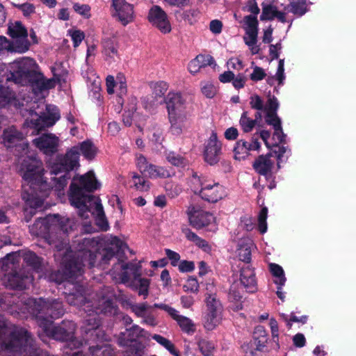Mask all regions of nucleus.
Returning <instances> with one entry per match:
<instances>
[{"mask_svg":"<svg viewBox=\"0 0 356 356\" xmlns=\"http://www.w3.org/2000/svg\"><path fill=\"white\" fill-rule=\"evenodd\" d=\"M19 171L29 185V188L22 193V199L31 209L40 208L53 189L51 182L44 177L42 162L36 156H25L21 162Z\"/></svg>","mask_w":356,"mask_h":356,"instance_id":"1","label":"nucleus"},{"mask_svg":"<svg viewBox=\"0 0 356 356\" xmlns=\"http://www.w3.org/2000/svg\"><path fill=\"white\" fill-rule=\"evenodd\" d=\"M0 351L10 353L9 356H39L40 349L26 330L10 331L0 321Z\"/></svg>","mask_w":356,"mask_h":356,"instance_id":"2","label":"nucleus"},{"mask_svg":"<svg viewBox=\"0 0 356 356\" xmlns=\"http://www.w3.org/2000/svg\"><path fill=\"white\" fill-rule=\"evenodd\" d=\"M76 177L70 186L69 200L72 206L79 209L78 214L82 218H88L89 207L87 202H90L95 199L92 195L86 193H92L100 188V184L97 181L95 172L90 170L78 179L79 184L75 182Z\"/></svg>","mask_w":356,"mask_h":356,"instance_id":"3","label":"nucleus"},{"mask_svg":"<svg viewBox=\"0 0 356 356\" xmlns=\"http://www.w3.org/2000/svg\"><path fill=\"white\" fill-rule=\"evenodd\" d=\"M79 147L74 146L68 149L65 154H58L55 162L51 165V174L56 176L63 173L60 176L51 178L53 189L63 191L67 186L68 180L71 179L70 172L79 167Z\"/></svg>","mask_w":356,"mask_h":356,"instance_id":"4","label":"nucleus"},{"mask_svg":"<svg viewBox=\"0 0 356 356\" xmlns=\"http://www.w3.org/2000/svg\"><path fill=\"white\" fill-rule=\"evenodd\" d=\"M36 321L43 332L49 338L60 341H69L70 346L79 348L81 342L75 340L76 324L72 321H63L58 325H53V321L42 316L41 312L36 315Z\"/></svg>","mask_w":356,"mask_h":356,"instance_id":"5","label":"nucleus"},{"mask_svg":"<svg viewBox=\"0 0 356 356\" xmlns=\"http://www.w3.org/2000/svg\"><path fill=\"white\" fill-rule=\"evenodd\" d=\"M165 102L171 124V132L175 135H179L186 120V99L179 92H169Z\"/></svg>","mask_w":356,"mask_h":356,"instance_id":"6","label":"nucleus"},{"mask_svg":"<svg viewBox=\"0 0 356 356\" xmlns=\"http://www.w3.org/2000/svg\"><path fill=\"white\" fill-rule=\"evenodd\" d=\"M38 65L33 58L24 57L15 60L10 65V74L7 81H13L22 86L28 85L30 79L35 74Z\"/></svg>","mask_w":356,"mask_h":356,"instance_id":"7","label":"nucleus"},{"mask_svg":"<svg viewBox=\"0 0 356 356\" xmlns=\"http://www.w3.org/2000/svg\"><path fill=\"white\" fill-rule=\"evenodd\" d=\"M62 270H52L48 274L50 282L61 284L65 281L74 282L78 277L82 275L83 264L80 259L75 257H70L63 261Z\"/></svg>","mask_w":356,"mask_h":356,"instance_id":"8","label":"nucleus"},{"mask_svg":"<svg viewBox=\"0 0 356 356\" xmlns=\"http://www.w3.org/2000/svg\"><path fill=\"white\" fill-rule=\"evenodd\" d=\"M273 147L274 149H272L270 152L265 155H259L252 163V168L256 172L264 176L266 179L272 177V170L274 166V162L270 158L275 154L277 158V167L280 168V163L284 161L282 158L287 152L286 147L280 146L278 144H274Z\"/></svg>","mask_w":356,"mask_h":356,"instance_id":"9","label":"nucleus"},{"mask_svg":"<svg viewBox=\"0 0 356 356\" xmlns=\"http://www.w3.org/2000/svg\"><path fill=\"white\" fill-rule=\"evenodd\" d=\"M8 34L16 39L13 44V49L15 52L24 53L30 47V42L28 40V31L22 22L16 21L14 24L9 25Z\"/></svg>","mask_w":356,"mask_h":356,"instance_id":"10","label":"nucleus"},{"mask_svg":"<svg viewBox=\"0 0 356 356\" xmlns=\"http://www.w3.org/2000/svg\"><path fill=\"white\" fill-rule=\"evenodd\" d=\"M2 143L7 148H15L21 153L28 149L29 144L24 134L15 126L9 127L3 131Z\"/></svg>","mask_w":356,"mask_h":356,"instance_id":"11","label":"nucleus"},{"mask_svg":"<svg viewBox=\"0 0 356 356\" xmlns=\"http://www.w3.org/2000/svg\"><path fill=\"white\" fill-rule=\"evenodd\" d=\"M186 214L188 222L193 228L200 229L215 222V217L209 211H204L194 205H190Z\"/></svg>","mask_w":356,"mask_h":356,"instance_id":"12","label":"nucleus"},{"mask_svg":"<svg viewBox=\"0 0 356 356\" xmlns=\"http://www.w3.org/2000/svg\"><path fill=\"white\" fill-rule=\"evenodd\" d=\"M202 200L210 203H216L225 195L224 187L219 183L209 184L207 181H201L200 189L194 190Z\"/></svg>","mask_w":356,"mask_h":356,"instance_id":"13","label":"nucleus"},{"mask_svg":"<svg viewBox=\"0 0 356 356\" xmlns=\"http://www.w3.org/2000/svg\"><path fill=\"white\" fill-rule=\"evenodd\" d=\"M59 221V215H49L44 218H38L35 220L33 225L30 226L31 232L36 236H44L47 237L50 236L52 230L56 227H59L58 222Z\"/></svg>","mask_w":356,"mask_h":356,"instance_id":"14","label":"nucleus"},{"mask_svg":"<svg viewBox=\"0 0 356 356\" xmlns=\"http://www.w3.org/2000/svg\"><path fill=\"white\" fill-rule=\"evenodd\" d=\"M154 306L166 312L173 320L176 321L182 332L193 334L196 331L195 325L193 321L186 316L179 315L175 308L163 303H155Z\"/></svg>","mask_w":356,"mask_h":356,"instance_id":"15","label":"nucleus"},{"mask_svg":"<svg viewBox=\"0 0 356 356\" xmlns=\"http://www.w3.org/2000/svg\"><path fill=\"white\" fill-rule=\"evenodd\" d=\"M147 18L161 33L166 34L171 31V24L168 15L159 6H153L149 9Z\"/></svg>","mask_w":356,"mask_h":356,"instance_id":"16","label":"nucleus"},{"mask_svg":"<svg viewBox=\"0 0 356 356\" xmlns=\"http://www.w3.org/2000/svg\"><path fill=\"white\" fill-rule=\"evenodd\" d=\"M35 307H37L35 316L41 312L42 316L51 321L60 318L65 313L63 302L58 299L44 302L42 306L35 305Z\"/></svg>","mask_w":356,"mask_h":356,"instance_id":"17","label":"nucleus"},{"mask_svg":"<svg viewBox=\"0 0 356 356\" xmlns=\"http://www.w3.org/2000/svg\"><path fill=\"white\" fill-rule=\"evenodd\" d=\"M261 144L258 138L255 137V134L251 138L250 142L241 139L236 141L233 152L234 159L236 160H244L249 155L250 152L259 150Z\"/></svg>","mask_w":356,"mask_h":356,"instance_id":"18","label":"nucleus"},{"mask_svg":"<svg viewBox=\"0 0 356 356\" xmlns=\"http://www.w3.org/2000/svg\"><path fill=\"white\" fill-rule=\"evenodd\" d=\"M221 143L218 140L217 134L212 132L204 148V160L209 165L216 164L220 160Z\"/></svg>","mask_w":356,"mask_h":356,"instance_id":"19","label":"nucleus"},{"mask_svg":"<svg viewBox=\"0 0 356 356\" xmlns=\"http://www.w3.org/2000/svg\"><path fill=\"white\" fill-rule=\"evenodd\" d=\"M86 325L81 327L82 332L84 333V339L86 341H96L102 338L103 334L99 329L100 322L97 314L91 316L89 314L88 318L85 320Z\"/></svg>","mask_w":356,"mask_h":356,"instance_id":"20","label":"nucleus"},{"mask_svg":"<svg viewBox=\"0 0 356 356\" xmlns=\"http://www.w3.org/2000/svg\"><path fill=\"white\" fill-rule=\"evenodd\" d=\"M33 280L29 273L24 271L9 273L7 277V286L14 290H24L29 287Z\"/></svg>","mask_w":356,"mask_h":356,"instance_id":"21","label":"nucleus"},{"mask_svg":"<svg viewBox=\"0 0 356 356\" xmlns=\"http://www.w3.org/2000/svg\"><path fill=\"white\" fill-rule=\"evenodd\" d=\"M33 143L45 154L51 155L57 152L58 138L52 134H44L35 138Z\"/></svg>","mask_w":356,"mask_h":356,"instance_id":"22","label":"nucleus"},{"mask_svg":"<svg viewBox=\"0 0 356 356\" xmlns=\"http://www.w3.org/2000/svg\"><path fill=\"white\" fill-rule=\"evenodd\" d=\"M244 23L246 25L245 31L247 35L243 37L245 44L248 47L254 46L257 44L258 38L259 22L257 17L252 16V15H246L244 17Z\"/></svg>","mask_w":356,"mask_h":356,"instance_id":"23","label":"nucleus"},{"mask_svg":"<svg viewBox=\"0 0 356 356\" xmlns=\"http://www.w3.org/2000/svg\"><path fill=\"white\" fill-rule=\"evenodd\" d=\"M116 15L121 23L125 26L133 19L134 8L131 4L126 2L125 0H112Z\"/></svg>","mask_w":356,"mask_h":356,"instance_id":"24","label":"nucleus"},{"mask_svg":"<svg viewBox=\"0 0 356 356\" xmlns=\"http://www.w3.org/2000/svg\"><path fill=\"white\" fill-rule=\"evenodd\" d=\"M268 341V335L266 330L261 325H258L254 328L253 332V341L249 343H243L241 348L248 353L250 348L255 346V350L262 351L264 348L266 347V343Z\"/></svg>","mask_w":356,"mask_h":356,"instance_id":"25","label":"nucleus"},{"mask_svg":"<svg viewBox=\"0 0 356 356\" xmlns=\"http://www.w3.org/2000/svg\"><path fill=\"white\" fill-rule=\"evenodd\" d=\"M240 281L248 293H254L257 291L255 273L254 269L250 265L241 267Z\"/></svg>","mask_w":356,"mask_h":356,"instance_id":"26","label":"nucleus"},{"mask_svg":"<svg viewBox=\"0 0 356 356\" xmlns=\"http://www.w3.org/2000/svg\"><path fill=\"white\" fill-rule=\"evenodd\" d=\"M144 329L137 325H134L129 328H127L125 332H121L118 337V344L120 347H127L130 346L131 343L136 341L140 337H143Z\"/></svg>","mask_w":356,"mask_h":356,"instance_id":"27","label":"nucleus"},{"mask_svg":"<svg viewBox=\"0 0 356 356\" xmlns=\"http://www.w3.org/2000/svg\"><path fill=\"white\" fill-rule=\"evenodd\" d=\"M289 3L284 6V10L287 13L300 17L309 10L308 0H288Z\"/></svg>","mask_w":356,"mask_h":356,"instance_id":"28","label":"nucleus"},{"mask_svg":"<svg viewBox=\"0 0 356 356\" xmlns=\"http://www.w3.org/2000/svg\"><path fill=\"white\" fill-rule=\"evenodd\" d=\"M94 312L97 315L102 314L106 316H115L118 312V307L113 299L103 298L95 307Z\"/></svg>","mask_w":356,"mask_h":356,"instance_id":"29","label":"nucleus"},{"mask_svg":"<svg viewBox=\"0 0 356 356\" xmlns=\"http://www.w3.org/2000/svg\"><path fill=\"white\" fill-rule=\"evenodd\" d=\"M214 62V59L211 56L199 54L189 62L188 69L191 74H195L197 73L201 68L211 65Z\"/></svg>","mask_w":356,"mask_h":356,"instance_id":"30","label":"nucleus"},{"mask_svg":"<svg viewBox=\"0 0 356 356\" xmlns=\"http://www.w3.org/2000/svg\"><path fill=\"white\" fill-rule=\"evenodd\" d=\"M228 300L231 302V308L233 311L237 312L243 309V296L238 286L236 284H232L230 286L228 293Z\"/></svg>","mask_w":356,"mask_h":356,"instance_id":"31","label":"nucleus"},{"mask_svg":"<svg viewBox=\"0 0 356 356\" xmlns=\"http://www.w3.org/2000/svg\"><path fill=\"white\" fill-rule=\"evenodd\" d=\"M122 268L124 271L121 273L120 277L123 283L128 282L130 280V275L127 270H129L132 274L134 281H136L141 276V266L138 264L125 263L122 264Z\"/></svg>","mask_w":356,"mask_h":356,"instance_id":"32","label":"nucleus"},{"mask_svg":"<svg viewBox=\"0 0 356 356\" xmlns=\"http://www.w3.org/2000/svg\"><path fill=\"white\" fill-rule=\"evenodd\" d=\"M102 52L110 58H114L118 54V42L115 35L105 37L102 40Z\"/></svg>","mask_w":356,"mask_h":356,"instance_id":"33","label":"nucleus"},{"mask_svg":"<svg viewBox=\"0 0 356 356\" xmlns=\"http://www.w3.org/2000/svg\"><path fill=\"white\" fill-rule=\"evenodd\" d=\"M60 115L57 113H52L40 115L33 123L35 128L40 131L44 128L53 126L59 119Z\"/></svg>","mask_w":356,"mask_h":356,"instance_id":"34","label":"nucleus"},{"mask_svg":"<svg viewBox=\"0 0 356 356\" xmlns=\"http://www.w3.org/2000/svg\"><path fill=\"white\" fill-rule=\"evenodd\" d=\"M24 262L27 266L36 272L42 270V258L38 257L34 252L27 251L22 255Z\"/></svg>","mask_w":356,"mask_h":356,"instance_id":"35","label":"nucleus"},{"mask_svg":"<svg viewBox=\"0 0 356 356\" xmlns=\"http://www.w3.org/2000/svg\"><path fill=\"white\" fill-rule=\"evenodd\" d=\"M165 159L168 163L177 168H184L189 164L188 160L185 156L174 151L166 152Z\"/></svg>","mask_w":356,"mask_h":356,"instance_id":"36","label":"nucleus"},{"mask_svg":"<svg viewBox=\"0 0 356 356\" xmlns=\"http://www.w3.org/2000/svg\"><path fill=\"white\" fill-rule=\"evenodd\" d=\"M80 152L85 159L91 161L95 159L97 152V148L90 140H86L80 143L79 152L80 153Z\"/></svg>","mask_w":356,"mask_h":356,"instance_id":"37","label":"nucleus"},{"mask_svg":"<svg viewBox=\"0 0 356 356\" xmlns=\"http://www.w3.org/2000/svg\"><path fill=\"white\" fill-rule=\"evenodd\" d=\"M152 339H154L158 343L163 346L173 356H181L180 352L176 348L175 344L167 338L155 334L152 337Z\"/></svg>","mask_w":356,"mask_h":356,"instance_id":"38","label":"nucleus"},{"mask_svg":"<svg viewBox=\"0 0 356 356\" xmlns=\"http://www.w3.org/2000/svg\"><path fill=\"white\" fill-rule=\"evenodd\" d=\"M200 352L204 356H211L213 355L216 346L214 343L206 339L200 338L197 341Z\"/></svg>","mask_w":356,"mask_h":356,"instance_id":"39","label":"nucleus"},{"mask_svg":"<svg viewBox=\"0 0 356 356\" xmlns=\"http://www.w3.org/2000/svg\"><path fill=\"white\" fill-rule=\"evenodd\" d=\"M220 312L207 311L204 316V327L208 330H213L219 323V314Z\"/></svg>","mask_w":356,"mask_h":356,"instance_id":"40","label":"nucleus"},{"mask_svg":"<svg viewBox=\"0 0 356 356\" xmlns=\"http://www.w3.org/2000/svg\"><path fill=\"white\" fill-rule=\"evenodd\" d=\"M28 85H31L33 90L36 92H41L47 90V86L44 84V77L43 74L39 72H36L35 74L30 79V82Z\"/></svg>","mask_w":356,"mask_h":356,"instance_id":"41","label":"nucleus"},{"mask_svg":"<svg viewBox=\"0 0 356 356\" xmlns=\"http://www.w3.org/2000/svg\"><path fill=\"white\" fill-rule=\"evenodd\" d=\"M269 267L270 273L275 277L274 283L277 285L284 286L286 279L282 266L277 264H270Z\"/></svg>","mask_w":356,"mask_h":356,"instance_id":"42","label":"nucleus"},{"mask_svg":"<svg viewBox=\"0 0 356 356\" xmlns=\"http://www.w3.org/2000/svg\"><path fill=\"white\" fill-rule=\"evenodd\" d=\"M262 13L260 15L261 21H271L275 19L277 8L270 3L263 2L261 3Z\"/></svg>","mask_w":356,"mask_h":356,"instance_id":"43","label":"nucleus"},{"mask_svg":"<svg viewBox=\"0 0 356 356\" xmlns=\"http://www.w3.org/2000/svg\"><path fill=\"white\" fill-rule=\"evenodd\" d=\"M156 308L154 305H149L147 302L136 303L130 306L132 312L135 314L137 317L143 318L149 311L150 309Z\"/></svg>","mask_w":356,"mask_h":356,"instance_id":"44","label":"nucleus"},{"mask_svg":"<svg viewBox=\"0 0 356 356\" xmlns=\"http://www.w3.org/2000/svg\"><path fill=\"white\" fill-rule=\"evenodd\" d=\"M207 311H216L220 312L221 304L219 300L216 298V293H206L205 299Z\"/></svg>","mask_w":356,"mask_h":356,"instance_id":"45","label":"nucleus"},{"mask_svg":"<svg viewBox=\"0 0 356 356\" xmlns=\"http://www.w3.org/2000/svg\"><path fill=\"white\" fill-rule=\"evenodd\" d=\"M239 124L245 133H249L252 131L255 127L256 120H253L248 116V112L243 111L240 120Z\"/></svg>","mask_w":356,"mask_h":356,"instance_id":"46","label":"nucleus"},{"mask_svg":"<svg viewBox=\"0 0 356 356\" xmlns=\"http://www.w3.org/2000/svg\"><path fill=\"white\" fill-rule=\"evenodd\" d=\"M150 88L152 89L153 94L156 97H162L165 95L168 89V84L163 81L152 82L150 83Z\"/></svg>","mask_w":356,"mask_h":356,"instance_id":"47","label":"nucleus"},{"mask_svg":"<svg viewBox=\"0 0 356 356\" xmlns=\"http://www.w3.org/2000/svg\"><path fill=\"white\" fill-rule=\"evenodd\" d=\"M133 282H137L136 289L138 290V295L143 296L144 299H145L149 294V280L140 277L136 281Z\"/></svg>","mask_w":356,"mask_h":356,"instance_id":"48","label":"nucleus"},{"mask_svg":"<svg viewBox=\"0 0 356 356\" xmlns=\"http://www.w3.org/2000/svg\"><path fill=\"white\" fill-rule=\"evenodd\" d=\"M121 250V245H116L115 247H108L104 250L102 255V261L107 264L113 257L118 255Z\"/></svg>","mask_w":356,"mask_h":356,"instance_id":"49","label":"nucleus"},{"mask_svg":"<svg viewBox=\"0 0 356 356\" xmlns=\"http://www.w3.org/2000/svg\"><path fill=\"white\" fill-rule=\"evenodd\" d=\"M282 319L286 323V327L288 329H291L292 327V323H301L302 324H305L307 323L308 320L307 316H302L300 317H298L295 315L294 313H291L290 318H289L287 315L282 314Z\"/></svg>","mask_w":356,"mask_h":356,"instance_id":"50","label":"nucleus"},{"mask_svg":"<svg viewBox=\"0 0 356 356\" xmlns=\"http://www.w3.org/2000/svg\"><path fill=\"white\" fill-rule=\"evenodd\" d=\"M13 99L14 95L3 86H0V108L8 106Z\"/></svg>","mask_w":356,"mask_h":356,"instance_id":"51","label":"nucleus"},{"mask_svg":"<svg viewBox=\"0 0 356 356\" xmlns=\"http://www.w3.org/2000/svg\"><path fill=\"white\" fill-rule=\"evenodd\" d=\"M267 216L268 208L264 207L260 210L258 216V229L261 234H264L267 231Z\"/></svg>","mask_w":356,"mask_h":356,"instance_id":"52","label":"nucleus"},{"mask_svg":"<svg viewBox=\"0 0 356 356\" xmlns=\"http://www.w3.org/2000/svg\"><path fill=\"white\" fill-rule=\"evenodd\" d=\"M200 11L196 8H191L184 11L182 14L183 19L188 22L191 25L193 24L200 16Z\"/></svg>","mask_w":356,"mask_h":356,"instance_id":"53","label":"nucleus"},{"mask_svg":"<svg viewBox=\"0 0 356 356\" xmlns=\"http://www.w3.org/2000/svg\"><path fill=\"white\" fill-rule=\"evenodd\" d=\"M266 122L268 125L273 126L274 130L280 129V126L282 125L281 120L278 117L277 113H266Z\"/></svg>","mask_w":356,"mask_h":356,"instance_id":"54","label":"nucleus"},{"mask_svg":"<svg viewBox=\"0 0 356 356\" xmlns=\"http://www.w3.org/2000/svg\"><path fill=\"white\" fill-rule=\"evenodd\" d=\"M184 291L186 292H191L197 293L199 291V283L196 277L190 276L186 283L183 286Z\"/></svg>","mask_w":356,"mask_h":356,"instance_id":"55","label":"nucleus"},{"mask_svg":"<svg viewBox=\"0 0 356 356\" xmlns=\"http://www.w3.org/2000/svg\"><path fill=\"white\" fill-rule=\"evenodd\" d=\"M73 9L76 13L81 15L86 19H89L91 16L90 7L88 4L74 3L73 4Z\"/></svg>","mask_w":356,"mask_h":356,"instance_id":"56","label":"nucleus"},{"mask_svg":"<svg viewBox=\"0 0 356 356\" xmlns=\"http://www.w3.org/2000/svg\"><path fill=\"white\" fill-rule=\"evenodd\" d=\"M201 90L204 95H205L207 98H213L216 92L217 88L216 87L211 83L206 82L202 83Z\"/></svg>","mask_w":356,"mask_h":356,"instance_id":"57","label":"nucleus"},{"mask_svg":"<svg viewBox=\"0 0 356 356\" xmlns=\"http://www.w3.org/2000/svg\"><path fill=\"white\" fill-rule=\"evenodd\" d=\"M132 177L136 189L142 191H146L149 189L148 181H146L143 177L134 174Z\"/></svg>","mask_w":356,"mask_h":356,"instance_id":"58","label":"nucleus"},{"mask_svg":"<svg viewBox=\"0 0 356 356\" xmlns=\"http://www.w3.org/2000/svg\"><path fill=\"white\" fill-rule=\"evenodd\" d=\"M238 257L241 261L246 263L247 265H249L251 261L250 248L247 245L241 246L238 249Z\"/></svg>","mask_w":356,"mask_h":356,"instance_id":"59","label":"nucleus"},{"mask_svg":"<svg viewBox=\"0 0 356 356\" xmlns=\"http://www.w3.org/2000/svg\"><path fill=\"white\" fill-rule=\"evenodd\" d=\"M115 87L117 88V90L119 91L120 98H121L122 95H126L127 91V83L124 76L122 74H119L117 76Z\"/></svg>","mask_w":356,"mask_h":356,"instance_id":"60","label":"nucleus"},{"mask_svg":"<svg viewBox=\"0 0 356 356\" xmlns=\"http://www.w3.org/2000/svg\"><path fill=\"white\" fill-rule=\"evenodd\" d=\"M250 105L252 108L259 111L264 110V101L260 96L254 95L250 97Z\"/></svg>","mask_w":356,"mask_h":356,"instance_id":"61","label":"nucleus"},{"mask_svg":"<svg viewBox=\"0 0 356 356\" xmlns=\"http://www.w3.org/2000/svg\"><path fill=\"white\" fill-rule=\"evenodd\" d=\"M266 76V74L264 70L261 67L255 66L250 78L252 81L257 82L263 80Z\"/></svg>","mask_w":356,"mask_h":356,"instance_id":"62","label":"nucleus"},{"mask_svg":"<svg viewBox=\"0 0 356 356\" xmlns=\"http://www.w3.org/2000/svg\"><path fill=\"white\" fill-rule=\"evenodd\" d=\"M246 81L245 75L243 73H238L236 76H234L232 83L235 89L239 90L244 88Z\"/></svg>","mask_w":356,"mask_h":356,"instance_id":"63","label":"nucleus"},{"mask_svg":"<svg viewBox=\"0 0 356 356\" xmlns=\"http://www.w3.org/2000/svg\"><path fill=\"white\" fill-rule=\"evenodd\" d=\"M15 6L20 10L24 16L29 17L31 14L35 13V6L33 4L30 3H24L22 4H15Z\"/></svg>","mask_w":356,"mask_h":356,"instance_id":"64","label":"nucleus"}]
</instances>
